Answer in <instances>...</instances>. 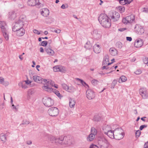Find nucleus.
<instances>
[{
    "instance_id": "obj_29",
    "label": "nucleus",
    "mask_w": 148,
    "mask_h": 148,
    "mask_svg": "<svg viewBox=\"0 0 148 148\" xmlns=\"http://www.w3.org/2000/svg\"><path fill=\"white\" fill-rule=\"evenodd\" d=\"M77 79L79 81L80 83L82 84V85L85 86L86 88H87L89 87L88 85L83 80L80 79L79 78H77Z\"/></svg>"
},
{
    "instance_id": "obj_31",
    "label": "nucleus",
    "mask_w": 148,
    "mask_h": 148,
    "mask_svg": "<svg viewBox=\"0 0 148 148\" xmlns=\"http://www.w3.org/2000/svg\"><path fill=\"white\" fill-rule=\"evenodd\" d=\"M0 139L3 142H5L6 140L5 134L3 133H1L0 134Z\"/></svg>"
},
{
    "instance_id": "obj_2",
    "label": "nucleus",
    "mask_w": 148,
    "mask_h": 148,
    "mask_svg": "<svg viewBox=\"0 0 148 148\" xmlns=\"http://www.w3.org/2000/svg\"><path fill=\"white\" fill-rule=\"evenodd\" d=\"M6 25L4 21H0V27L1 28L3 35L6 40L9 39V36L7 29L6 28Z\"/></svg>"
},
{
    "instance_id": "obj_26",
    "label": "nucleus",
    "mask_w": 148,
    "mask_h": 148,
    "mask_svg": "<svg viewBox=\"0 0 148 148\" xmlns=\"http://www.w3.org/2000/svg\"><path fill=\"white\" fill-rule=\"evenodd\" d=\"M92 47V44L90 43V41H88L87 42L85 45L84 47L87 49H90Z\"/></svg>"
},
{
    "instance_id": "obj_15",
    "label": "nucleus",
    "mask_w": 148,
    "mask_h": 148,
    "mask_svg": "<svg viewBox=\"0 0 148 148\" xmlns=\"http://www.w3.org/2000/svg\"><path fill=\"white\" fill-rule=\"evenodd\" d=\"M140 94L141 95L142 97L144 99L147 98L148 96V94L147 92L146 88H142L139 90Z\"/></svg>"
},
{
    "instance_id": "obj_6",
    "label": "nucleus",
    "mask_w": 148,
    "mask_h": 148,
    "mask_svg": "<svg viewBox=\"0 0 148 148\" xmlns=\"http://www.w3.org/2000/svg\"><path fill=\"white\" fill-rule=\"evenodd\" d=\"M109 57L107 55H106L104 57L103 60L102 61V70L105 69H108L109 68L108 66L111 64L113 62H109Z\"/></svg>"
},
{
    "instance_id": "obj_14",
    "label": "nucleus",
    "mask_w": 148,
    "mask_h": 148,
    "mask_svg": "<svg viewBox=\"0 0 148 148\" xmlns=\"http://www.w3.org/2000/svg\"><path fill=\"white\" fill-rule=\"evenodd\" d=\"M27 4L30 6H38V7L40 8L39 5L40 4L39 0H28L27 1Z\"/></svg>"
},
{
    "instance_id": "obj_9",
    "label": "nucleus",
    "mask_w": 148,
    "mask_h": 148,
    "mask_svg": "<svg viewBox=\"0 0 148 148\" xmlns=\"http://www.w3.org/2000/svg\"><path fill=\"white\" fill-rule=\"evenodd\" d=\"M135 17L133 14L126 17L123 18L122 22L124 24H127L128 23H131L135 20Z\"/></svg>"
},
{
    "instance_id": "obj_33",
    "label": "nucleus",
    "mask_w": 148,
    "mask_h": 148,
    "mask_svg": "<svg viewBox=\"0 0 148 148\" xmlns=\"http://www.w3.org/2000/svg\"><path fill=\"white\" fill-rule=\"evenodd\" d=\"M111 129V127L110 125H106L103 128H102V130H103V132L104 131L106 132H108Z\"/></svg>"
},
{
    "instance_id": "obj_55",
    "label": "nucleus",
    "mask_w": 148,
    "mask_h": 148,
    "mask_svg": "<svg viewBox=\"0 0 148 148\" xmlns=\"http://www.w3.org/2000/svg\"><path fill=\"white\" fill-rule=\"evenodd\" d=\"M34 33L38 34H40L41 33H39V32L37 30L35 29L33 30Z\"/></svg>"
},
{
    "instance_id": "obj_22",
    "label": "nucleus",
    "mask_w": 148,
    "mask_h": 148,
    "mask_svg": "<svg viewBox=\"0 0 148 148\" xmlns=\"http://www.w3.org/2000/svg\"><path fill=\"white\" fill-rule=\"evenodd\" d=\"M121 4L123 5H125L126 4H129L133 0H119Z\"/></svg>"
},
{
    "instance_id": "obj_51",
    "label": "nucleus",
    "mask_w": 148,
    "mask_h": 148,
    "mask_svg": "<svg viewBox=\"0 0 148 148\" xmlns=\"http://www.w3.org/2000/svg\"><path fill=\"white\" fill-rule=\"evenodd\" d=\"M4 103L0 104V109L1 110L3 109L4 108Z\"/></svg>"
},
{
    "instance_id": "obj_7",
    "label": "nucleus",
    "mask_w": 148,
    "mask_h": 148,
    "mask_svg": "<svg viewBox=\"0 0 148 148\" xmlns=\"http://www.w3.org/2000/svg\"><path fill=\"white\" fill-rule=\"evenodd\" d=\"M42 102L44 105L48 107H51L54 104L53 100L51 98L47 97L42 99Z\"/></svg>"
},
{
    "instance_id": "obj_41",
    "label": "nucleus",
    "mask_w": 148,
    "mask_h": 148,
    "mask_svg": "<svg viewBox=\"0 0 148 148\" xmlns=\"http://www.w3.org/2000/svg\"><path fill=\"white\" fill-rule=\"evenodd\" d=\"M75 89L73 87H69V89L67 90L69 92H73L75 91Z\"/></svg>"
},
{
    "instance_id": "obj_27",
    "label": "nucleus",
    "mask_w": 148,
    "mask_h": 148,
    "mask_svg": "<svg viewBox=\"0 0 148 148\" xmlns=\"http://www.w3.org/2000/svg\"><path fill=\"white\" fill-rule=\"evenodd\" d=\"M75 103V100L71 98L69 99V106L70 108L73 107Z\"/></svg>"
},
{
    "instance_id": "obj_52",
    "label": "nucleus",
    "mask_w": 148,
    "mask_h": 148,
    "mask_svg": "<svg viewBox=\"0 0 148 148\" xmlns=\"http://www.w3.org/2000/svg\"><path fill=\"white\" fill-rule=\"evenodd\" d=\"M89 148H98V147L96 145L92 144L90 145Z\"/></svg>"
},
{
    "instance_id": "obj_3",
    "label": "nucleus",
    "mask_w": 148,
    "mask_h": 148,
    "mask_svg": "<svg viewBox=\"0 0 148 148\" xmlns=\"http://www.w3.org/2000/svg\"><path fill=\"white\" fill-rule=\"evenodd\" d=\"M22 19H24L23 17L22 16H21L20 17L19 20L15 23L13 26L12 27L13 31L15 32L17 30L23 27L24 24L23 21L22 20Z\"/></svg>"
},
{
    "instance_id": "obj_47",
    "label": "nucleus",
    "mask_w": 148,
    "mask_h": 148,
    "mask_svg": "<svg viewBox=\"0 0 148 148\" xmlns=\"http://www.w3.org/2000/svg\"><path fill=\"white\" fill-rule=\"evenodd\" d=\"M29 123V121H27L26 120H23V123L22 124H21V125H24V124H28Z\"/></svg>"
},
{
    "instance_id": "obj_62",
    "label": "nucleus",
    "mask_w": 148,
    "mask_h": 148,
    "mask_svg": "<svg viewBox=\"0 0 148 148\" xmlns=\"http://www.w3.org/2000/svg\"><path fill=\"white\" fill-rule=\"evenodd\" d=\"M117 67H118V66H113L112 67H111L110 68V69H109V70H111V69L113 70V69H114V70H115Z\"/></svg>"
},
{
    "instance_id": "obj_57",
    "label": "nucleus",
    "mask_w": 148,
    "mask_h": 148,
    "mask_svg": "<svg viewBox=\"0 0 148 148\" xmlns=\"http://www.w3.org/2000/svg\"><path fill=\"white\" fill-rule=\"evenodd\" d=\"M4 80V79L2 77H0V84H2Z\"/></svg>"
},
{
    "instance_id": "obj_20",
    "label": "nucleus",
    "mask_w": 148,
    "mask_h": 148,
    "mask_svg": "<svg viewBox=\"0 0 148 148\" xmlns=\"http://www.w3.org/2000/svg\"><path fill=\"white\" fill-rule=\"evenodd\" d=\"M104 133L111 138H114V131H113L111 130L108 132L104 131Z\"/></svg>"
},
{
    "instance_id": "obj_58",
    "label": "nucleus",
    "mask_w": 148,
    "mask_h": 148,
    "mask_svg": "<svg viewBox=\"0 0 148 148\" xmlns=\"http://www.w3.org/2000/svg\"><path fill=\"white\" fill-rule=\"evenodd\" d=\"M42 81L43 83H42L45 84L47 83L48 84V81H47V80L46 79H42Z\"/></svg>"
},
{
    "instance_id": "obj_61",
    "label": "nucleus",
    "mask_w": 148,
    "mask_h": 148,
    "mask_svg": "<svg viewBox=\"0 0 148 148\" xmlns=\"http://www.w3.org/2000/svg\"><path fill=\"white\" fill-rule=\"evenodd\" d=\"M144 147V148H148V141L145 143Z\"/></svg>"
},
{
    "instance_id": "obj_49",
    "label": "nucleus",
    "mask_w": 148,
    "mask_h": 148,
    "mask_svg": "<svg viewBox=\"0 0 148 148\" xmlns=\"http://www.w3.org/2000/svg\"><path fill=\"white\" fill-rule=\"evenodd\" d=\"M134 73L136 74L139 75L141 73H142V71L138 69L135 71Z\"/></svg>"
},
{
    "instance_id": "obj_30",
    "label": "nucleus",
    "mask_w": 148,
    "mask_h": 148,
    "mask_svg": "<svg viewBox=\"0 0 148 148\" xmlns=\"http://www.w3.org/2000/svg\"><path fill=\"white\" fill-rule=\"evenodd\" d=\"M109 51L110 54L113 56H115L117 54V51L116 49L110 48Z\"/></svg>"
},
{
    "instance_id": "obj_45",
    "label": "nucleus",
    "mask_w": 148,
    "mask_h": 148,
    "mask_svg": "<svg viewBox=\"0 0 148 148\" xmlns=\"http://www.w3.org/2000/svg\"><path fill=\"white\" fill-rule=\"evenodd\" d=\"M147 127V125H142L140 126L139 129L140 130H142L143 128Z\"/></svg>"
},
{
    "instance_id": "obj_12",
    "label": "nucleus",
    "mask_w": 148,
    "mask_h": 148,
    "mask_svg": "<svg viewBox=\"0 0 148 148\" xmlns=\"http://www.w3.org/2000/svg\"><path fill=\"white\" fill-rule=\"evenodd\" d=\"M136 32L139 34H142L144 32V29L142 26L139 24H136L134 27Z\"/></svg>"
},
{
    "instance_id": "obj_23",
    "label": "nucleus",
    "mask_w": 148,
    "mask_h": 148,
    "mask_svg": "<svg viewBox=\"0 0 148 148\" xmlns=\"http://www.w3.org/2000/svg\"><path fill=\"white\" fill-rule=\"evenodd\" d=\"M95 135L92 134H90L87 138V140L88 142L92 141L95 138Z\"/></svg>"
},
{
    "instance_id": "obj_17",
    "label": "nucleus",
    "mask_w": 148,
    "mask_h": 148,
    "mask_svg": "<svg viewBox=\"0 0 148 148\" xmlns=\"http://www.w3.org/2000/svg\"><path fill=\"white\" fill-rule=\"evenodd\" d=\"M15 32H16V35L20 37L24 35L25 33V31L24 28L23 27L17 30Z\"/></svg>"
},
{
    "instance_id": "obj_5",
    "label": "nucleus",
    "mask_w": 148,
    "mask_h": 148,
    "mask_svg": "<svg viewBox=\"0 0 148 148\" xmlns=\"http://www.w3.org/2000/svg\"><path fill=\"white\" fill-rule=\"evenodd\" d=\"M109 18L106 14H102V26L105 28H109L111 25Z\"/></svg>"
},
{
    "instance_id": "obj_48",
    "label": "nucleus",
    "mask_w": 148,
    "mask_h": 148,
    "mask_svg": "<svg viewBox=\"0 0 148 148\" xmlns=\"http://www.w3.org/2000/svg\"><path fill=\"white\" fill-rule=\"evenodd\" d=\"M101 14H100L98 18V20L101 25L102 24V17L101 16Z\"/></svg>"
},
{
    "instance_id": "obj_25",
    "label": "nucleus",
    "mask_w": 148,
    "mask_h": 148,
    "mask_svg": "<svg viewBox=\"0 0 148 148\" xmlns=\"http://www.w3.org/2000/svg\"><path fill=\"white\" fill-rule=\"evenodd\" d=\"M9 18L12 20H14L16 17V14L14 12H12L9 13Z\"/></svg>"
},
{
    "instance_id": "obj_56",
    "label": "nucleus",
    "mask_w": 148,
    "mask_h": 148,
    "mask_svg": "<svg viewBox=\"0 0 148 148\" xmlns=\"http://www.w3.org/2000/svg\"><path fill=\"white\" fill-rule=\"evenodd\" d=\"M51 91H52L54 93L56 94L58 91L55 89L52 88H51Z\"/></svg>"
},
{
    "instance_id": "obj_10",
    "label": "nucleus",
    "mask_w": 148,
    "mask_h": 148,
    "mask_svg": "<svg viewBox=\"0 0 148 148\" xmlns=\"http://www.w3.org/2000/svg\"><path fill=\"white\" fill-rule=\"evenodd\" d=\"M110 16L111 17L110 20L115 22L119 20L120 16L118 12H114L110 14Z\"/></svg>"
},
{
    "instance_id": "obj_19",
    "label": "nucleus",
    "mask_w": 148,
    "mask_h": 148,
    "mask_svg": "<svg viewBox=\"0 0 148 148\" xmlns=\"http://www.w3.org/2000/svg\"><path fill=\"white\" fill-rule=\"evenodd\" d=\"M93 50L94 52L97 53H99L101 49L99 45L95 44L93 47Z\"/></svg>"
},
{
    "instance_id": "obj_64",
    "label": "nucleus",
    "mask_w": 148,
    "mask_h": 148,
    "mask_svg": "<svg viewBox=\"0 0 148 148\" xmlns=\"http://www.w3.org/2000/svg\"><path fill=\"white\" fill-rule=\"evenodd\" d=\"M2 84L4 85L5 86H6L8 84V82H4V81L3 82V83Z\"/></svg>"
},
{
    "instance_id": "obj_21",
    "label": "nucleus",
    "mask_w": 148,
    "mask_h": 148,
    "mask_svg": "<svg viewBox=\"0 0 148 148\" xmlns=\"http://www.w3.org/2000/svg\"><path fill=\"white\" fill-rule=\"evenodd\" d=\"M33 79L34 81L38 83H43L42 78L38 76H33Z\"/></svg>"
},
{
    "instance_id": "obj_24",
    "label": "nucleus",
    "mask_w": 148,
    "mask_h": 148,
    "mask_svg": "<svg viewBox=\"0 0 148 148\" xmlns=\"http://www.w3.org/2000/svg\"><path fill=\"white\" fill-rule=\"evenodd\" d=\"M45 51L46 52L47 54L50 56H53L54 54V51L50 48H46L45 49Z\"/></svg>"
},
{
    "instance_id": "obj_8",
    "label": "nucleus",
    "mask_w": 148,
    "mask_h": 148,
    "mask_svg": "<svg viewBox=\"0 0 148 148\" xmlns=\"http://www.w3.org/2000/svg\"><path fill=\"white\" fill-rule=\"evenodd\" d=\"M59 110L58 108L56 107H52L50 108L48 112L49 115L52 116H57L59 113Z\"/></svg>"
},
{
    "instance_id": "obj_63",
    "label": "nucleus",
    "mask_w": 148,
    "mask_h": 148,
    "mask_svg": "<svg viewBox=\"0 0 148 148\" xmlns=\"http://www.w3.org/2000/svg\"><path fill=\"white\" fill-rule=\"evenodd\" d=\"M98 82V81L95 79H94L92 81V83H94L95 84H97V82Z\"/></svg>"
},
{
    "instance_id": "obj_43",
    "label": "nucleus",
    "mask_w": 148,
    "mask_h": 148,
    "mask_svg": "<svg viewBox=\"0 0 148 148\" xmlns=\"http://www.w3.org/2000/svg\"><path fill=\"white\" fill-rule=\"evenodd\" d=\"M141 134V132L139 130H138L135 132V134L136 136L137 137H138Z\"/></svg>"
},
{
    "instance_id": "obj_38",
    "label": "nucleus",
    "mask_w": 148,
    "mask_h": 148,
    "mask_svg": "<svg viewBox=\"0 0 148 148\" xmlns=\"http://www.w3.org/2000/svg\"><path fill=\"white\" fill-rule=\"evenodd\" d=\"M53 71L55 72L59 71V69H60V65H57L54 67Z\"/></svg>"
},
{
    "instance_id": "obj_34",
    "label": "nucleus",
    "mask_w": 148,
    "mask_h": 148,
    "mask_svg": "<svg viewBox=\"0 0 148 148\" xmlns=\"http://www.w3.org/2000/svg\"><path fill=\"white\" fill-rule=\"evenodd\" d=\"M66 71V69L65 67L60 65V69H59V71L62 73H65Z\"/></svg>"
},
{
    "instance_id": "obj_13",
    "label": "nucleus",
    "mask_w": 148,
    "mask_h": 148,
    "mask_svg": "<svg viewBox=\"0 0 148 148\" xmlns=\"http://www.w3.org/2000/svg\"><path fill=\"white\" fill-rule=\"evenodd\" d=\"M112 146L107 139L102 136V147L110 148Z\"/></svg>"
},
{
    "instance_id": "obj_16",
    "label": "nucleus",
    "mask_w": 148,
    "mask_h": 148,
    "mask_svg": "<svg viewBox=\"0 0 148 148\" xmlns=\"http://www.w3.org/2000/svg\"><path fill=\"white\" fill-rule=\"evenodd\" d=\"M143 44V41L141 38L137 40L134 43V46L136 48H139L142 47Z\"/></svg>"
},
{
    "instance_id": "obj_35",
    "label": "nucleus",
    "mask_w": 148,
    "mask_h": 148,
    "mask_svg": "<svg viewBox=\"0 0 148 148\" xmlns=\"http://www.w3.org/2000/svg\"><path fill=\"white\" fill-rule=\"evenodd\" d=\"M42 88L44 90L47 91H50L51 89V88L49 87L48 85L47 84H46V85H44L42 86Z\"/></svg>"
},
{
    "instance_id": "obj_1",
    "label": "nucleus",
    "mask_w": 148,
    "mask_h": 148,
    "mask_svg": "<svg viewBox=\"0 0 148 148\" xmlns=\"http://www.w3.org/2000/svg\"><path fill=\"white\" fill-rule=\"evenodd\" d=\"M49 139L52 143H58L61 145L67 144L70 145L72 144L71 140L69 139L68 136H61L58 138H56L53 136H50Z\"/></svg>"
},
{
    "instance_id": "obj_28",
    "label": "nucleus",
    "mask_w": 148,
    "mask_h": 148,
    "mask_svg": "<svg viewBox=\"0 0 148 148\" xmlns=\"http://www.w3.org/2000/svg\"><path fill=\"white\" fill-rule=\"evenodd\" d=\"M101 116L100 114L96 115L94 116L93 119V120L95 122H98L100 121L101 119Z\"/></svg>"
},
{
    "instance_id": "obj_44",
    "label": "nucleus",
    "mask_w": 148,
    "mask_h": 148,
    "mask_svg": "<svg viewBox=\"0 0 148 148\" xmlns=\"http://www.w3.org/2000/svg\"><path fill=\"white\" fill-rule=\"evenodd\" d=\"M48 84H50L52 86H53L55 84L54 82L51 80H50L48 81Z\"/></svg>"
},
{
    "instance_id": "obj_53",
    "label": "nucleus",
    "mask_w": 148,
    "mask_h": 148,
    "mask_svg": "<svg viewBox=\"0 0 148 148\" xmlns=\"http://www.w3.org/2000/svg\"><path fill=\"white\" fill-rule=\"evenodd\" d=\"M55 94L60 98L62 97V95L60 94L59 91L56 92Z\"/></svg>"
},
{
    "instance_id": "obj_60",
    "label": "nucleus",
    "mask_w": 148,
    "mask_h": 148,
    "mask_svg": "<svg viewBox=\"0 0 148 148\" xmlns=\"http://www.w3.org/2000/svg\"><path fill=\"white\" fill-rule=\"evenodd\" d=\"M117 81L116 79H114L112 82V83L115 85H116L117 83Z\"/></svg>"
},
{
    "instance_id": "obj_37",
    "label": "nucleus",
    "mask_w": 148,
    "mask_h": 148,
    "mask_svg": "<svg viewBox=\"0 0 148 148\" xmlns=\"http://www.w3.org/2000/svg\"><path fill=\"white\" fill-rule=\"evenodd\" d=\"M116 47L119 49H121L122 47V43L120 42H118L116 44Z\"/></svg>"
},
{
    "instance_id": "obj_40",
    "label": "nucleus",
    "mask_w": 148,
    "mask_h": 148,
    "mask_svg": "<svg viewBox=\"0 0 148 148\" xmlns=\"http://www.w3.org/2000/svg\"><path fill=\"white\" fill-rule=\"evenodd\" d=\"M48 44V42L47 41H42L40 46H42L44 47H46L47 46Z\"/></svg>"
},
{
    "instance_id": "obj_54",
    "label": "nucleus",
    "mask_w": 148,
    "mask_h": 148,
    "mask_svg": "<svg viewBox=\"0 0 148 148\" xmlns=\"http://www.w3.org/2000/svg\"><path fill=\"white\" fill-rule=\"evenodd\" d=\"M119 9L121 11H123L125 10V8L124 7L122 8L121 6H119L118 7Z\"/></svg>"
},
{
    "instance_id": "obj_36",
    "label": "nucleus",
    "mask_w": 148,
    "mask_h": 148,
    "mask_svg": "<svg viewBox=\"0 0 148 148\" xmlns=\"http://www.w3.org/2000/svg\"><path fill=\"white\" fill-rule=\"evenodd\" d=\"M90 132L91 134H94V135H96L97 133V131L95 127H92L91 129Z\"/></svg>"
},
{
    "instance_id": "obj_11",
    "label": "nucleus",
    "mask_w": 148,
    "mask_h": 148,
    "mask_svg": "<svg viewBox=\"0 0 148 148\" xmlns=\"http://www.w3.org/2000/svg\"><path fill=\"white\" fill-rule=\"evenodd\" d=\"M86 96L87 98L89 99H92L95 97V92L91 89H88L86 92Z\"/></svg>"
},
{
    "instance_id": "obj_50",
    "label": "nucleus",
    "mask_w": 148,
    "mask_h": 148,
    "mask_svg": "<svg viewBox=\"0 0 148 148\" xmlns=\"http://www.w3.org/2000/svg\"><path fill=\"white\" fill-rule=\"evenodd\" d=\"M143 61L144 63L145 64H147L148 63V58H145L143 59Z\"/></svg>"
},
{
    "instance_id": "obj_59",
    "label": "nucleus",
    "mask_w": 148,
    "mask_h": 148,
    "mask_svg": "<svg viewBox=\"0 0 148 148\" xmlns=\"http://www.w3.org/2000/svg\"><path fill=\"white\" fill-rule=\"evenodd\" d=\"M132 38L131 37H126V40L127 41H131L132 40Z\"/></svg>"
},
{
    "instance_id": "obj_4",
    "label": "nucleus",
    "mask_w": 148,
    "mask_h": 148,
    "mask_svg": "<svg viewBox=\"0 0 148 148\" xmlns=\"http://www.w3.org/2000/svg\"><path fill=\"white\" fill-rule=\"evenodd\" d=\"M114 138L120 140L123 138L124 134L122 128H117L114 130Z\"/></svg>"
},
{
    "instance_id": "obj_46",
    "label": "nucleus",
    "mask_w": 148,
    "mask_h": 148,
    "mask_svg": "<svg viewBox=\"0 0 148 148\" xmlns=\"http://www.w3.org/2000/svg\"><path fill=\"white\" fill-rule=\"evenodd\" d=\"M34 93L33 89L29 90L28 91V95H32Z\"/></svg>"
},
{
    "instance_id": "obj_42",
    "label": "nucleus",
    "mask_w": 148,
    "mask_h": 148,
    "mask_svg": "<svg viewBox=\"0 0 148 148\" xmlns=\"http://www.w3.org/2000/svg\"><path fill=\"white\" fill-rule=\"evenodd\" d=\"M18 85L19 86H21L22 88L25 89L27 88V86L25 85V84H24L22 83H20L18 84Z\"/></svg>"
},
{
    "instance_id": "obj_39",
    "label": "nucleus",
    "mask_w": 148,
    "mask_h": 148,
    "mask_svg": "<svg viewBox=\"0 0 148 148\" xmlns=\"http://www.w3.org/2000/svg\"><path fill=\"white\" fill-rule=\"evenodd\" d=\"M62 87L63 88L66 90H67L69 88V87L65 84H62Z\"/></svg>"
},
{
    "instance_id": "obj_18",
    "label": "nucleus",
    "mask_w": 148,
    "mask_h": 148,
    "mask_svg": "<svg viewBox=\"0 0 148 148\" xmlns=\"http://www.w3.org/2000/svg\"><path fill=\"white\" fill-rule=\"evenodd\" d=\"M49 10L47 8L43 9L41 11V14L44 17H47L49 15Z\"/></svg>"
},
{
    "instance_id": "obj_32",
    "label": "nucleus",
    "mask_w": 148,
    "mask_h": 148,
    "mask_svg": "<svg viewBox=\"0 0 148 148\" xmlns=\"http://www.w3.org/2000/svg\"><path fill=\"white\" fill-rule=\"evenodd\" d=\"M127 80L126 77L124 76H121L119 78V82L121 83L123 82H124Z\"/></svg>"
}]
</instances>
